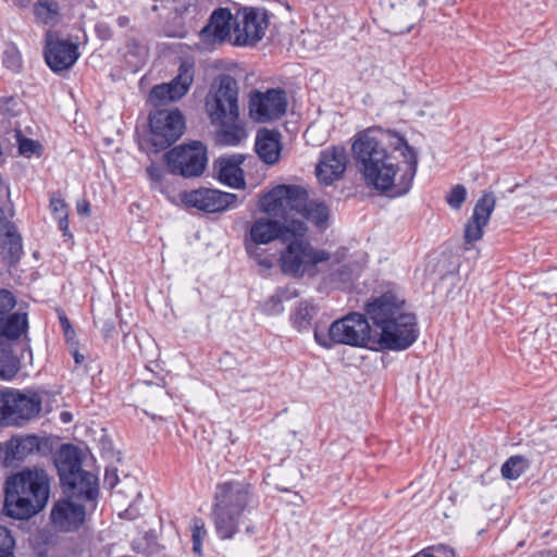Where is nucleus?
Here are the masks:
<instances>
[{"instance_id":"f257e3e1","label":"nucleus","mask_w":557,"mask_h":557,"mask_svg":"<svg viewBox=\"0 0 557 557\" xmlns=\"http://www.w3.org/2000/svg\"><path fill=\"white\" fill-rule=\"evenodd\" d=\"M351 150L367 188L393 197L409 191L418 156L404 137L393 131L369 129L356 137Z\"/></svg>"},{"instance_id":"f03ea898","label":"nucleus","mask_w":557,"mask_h":557,"mask_svg":"<svg viewBox=\"0 0 557 557\" xmlns=\"http://www.w3.org/2000/svg\"><path fill=\"white\" fill-rule=\"evenodd\" d=\"M366 312L373 324V350H406L417 341V318L395 290L374 297Z\"/></svg>"},{"instance_id":"7ed1b4c3","label":"nucleus","mask_w":557,"mask_h":557,"mask_svg":"<svg viewBox=\"0 0 557 557\" xmlns=\"http://www.w3.org/2000/svg\"><path fill=\"white\" fill-rule=\"evenodd\" d=\"M50 479L41 468H25L5 482L4 511L17 520L29 519L45 508Z\"/></svg>"},{"instance_id":"20e7f679","label":"nucleus","mask_w":557,"mask_h":557,"mask_svg":"<svg viewBox=\"0 0 557 557\" xmlns=\"http://www.w3.org/2000/svg\"><path fill=\"white\" fill-rule=\"evenodd\" d=\"M249 499L250 486L245 482L232 481L218 486L212 516L221 539H232L238 531Z\"/></svg>"},{"instance_id":"39448f33","label":"nucleus","mask_w":557,"mask_h":557,"mask_svg":"<svg viewBox=\"0 0 557 557\" xmlns=\"http://www.w3.org/2000/svg\"><path fill=\"white\" fill-rule=\"evenodd\" d=\"M301 231L297 233L289 232L283 239V249L278 257V267L281 271L292 277H302L310 272L317 264L330 260V253L323 249L312 246L307 237L308 227L304 221H300Z\"/></svg>"},{"instance_id":"423d86ee","label":"nucleus","mask_w":557,"mask_h":557,"mask_svg":"<svg viewBox=\"0 0 557 557\" xmlns=\"http://www.w3.org/2000/svg\"><path fill=\"white\" fill-rule=\"evenodd\" d=\"M314 339L325 348H331L334 344H342L373 349L371 326L366 317L360 313H350L334 321L327 333L315 329Z\"/></svg>"},{"instance_id":"0eeeda50","label":"nucleus","mask_w":557,"mask_h":557,"mask_svg":"<svg viewBox=\"0 0 557 557\" xmlns=\"http://www.w3.org/2000/svg\"><path fill=\"white\" fill-rule=\"evenodd\" d=\"M205 110L213 125L239 116L237 82L232 76L221 75L212 83L205 98Z\"/></svg>"},{"instance_id":"6e6552de","label":"nucleus","mask_w":557,"mask_h":557,"mask_svg":"<svg viewBox=\"0 0 557 557\" xmlns=\"http://www.w3.org/2000/svg\"><path fill=\"white\" fill-rule=\"evenodd\" d=\"M308 200L307 191L297 185H277L262 195L258 202L259 210L282 222L295 220L294 213H300Z\"/></svg>"},{"instance_id":"1a4fd4ad","label":"nucleus","mask_w":557,"mask_h":557,"mask_svg":"<svg viewBox=\"0 0 557 557\" xmlns=\"http://www.w3.org/2000/svg\"><path fill=\"white\" fill-rule=\"evenodd\" d=\"M41 400L36 394H24L11 388L0 389V422L17 425L39 413Z\"/></svg>"},{"instance_id":"9d476101","label":"nucleus","mask_w":557,"mask_h":557,"mask_svg":"<svg viewBox=\"0 0 557 557\" xmlns=\"http://www.w3.org/2000/svg\"><path fill=\"white\" fill-rule=\"evenodd\" d=\"M165 159L169 171L183 177L200 176L208 161L207 149L199 141L171 149Z\"/></svg>"},{"instance_id":"9b49d317","label":"nucleus","mask_w":557,"mask_h":557,"mask_svg":"<svg viewBox=\"0 0 557 557\" xmlns=\"http://www.w3.org/2000/svg\"><path fill=\"white\" fill-rule=\"evenodd\" d=\"M267 12L258 8L239 9L233 22V45L252 46L260 41L268 28Z\"/></svg>"},{"instance_id":"f8f14e48","label":"nucleus","mask_w":557,"mask_h":557,"mask_svg":"<svg viewBox=\"0 0 557 557\" xmlns=\"http://www.w3.org/2000/svg\"><path fill=\"white\" fill-rule=\"evenodd\" d=\"M194 78V60H182L177 75L170 83L157 85L151 89L149 95L151 104L159 107L166 102L178 101L188 92Z\"/></svg>"},{"instance_id":"ddd939ff","label":"nucleus","mask_w":557,"mask_h":557,"mask_svg":"<svg viewBox=\"0 0 557 557\" xmlns=\"http://www.w3.org/2000/svg\"><path fill=\"white\" fill-rule=\"evenodd\" d=\"M185 123L182 113L175 110H158L150 115L151 143L158 149H164L183 134Z\"/></svg>"},{"instance_id":"4468645a","label":"nucleus","mask_w":557,"mask_h":557,"mask_svg":"<svg viewBox=\"0 0 557 557\" xmlns=\"http://www.w3.org/2000/svg\"><path fill=\"white\" fill-rule=\"evenodd\" d=\"M60 479L69 498H82L92 503L98 495L97 478L82 470L77 462L62 465L59 468Z\"/></svg>"},{"instance_id":"2eb2a0df","label":"nucleus","mask_w":557,"mask_h":557,"mask_svg":"<svg viewBox=\"0 0 557 557\" xmlns=\"http://www.w3.org/2000/svg\"><path fill=\"white\" fill-rule=\"evenodd\" d=\"M181 199L186 207L196 208L209 213L235 208L238 202L237 195L212 188L185 191L181 195Z\"/></svg>"},{"instance_id":"dca6fc26","label":"nucleus","mask_w":557,"mask_h":557,"mask_svg":"<svg viewBox=\"0 0 557 557\" xmlns=\"http://www.w3.org/2000/svg\"><path fill=\"white\" fill-rule=\"evenodd\" d=\"M286 107L285 92L281 89L255 91L249 100V116L258 123H267L281 117Z\"/></svg>"},{"instance_id":"f3484780","label":"nucleus","mask_w":557,"mask_h":557,"mask_svg":"<svg viewBox=\"0 0 557 557\" xmlns=\"http://www.w3.org/2000/svg\"><path fill=\"white\" fill-rule=\"evenodd\" d=\"M300 220L282 222L276 218L267 216L256 219L249 227V238L256 245H267L276 239L283 242L289 232L301 231Z\"/></svg>"},{"instance_id":"a211bd4d","label":"nucleus","mask_w":557,"mask_h":557,"mask_svg":"<svg viewBox=\"0 0 557 557\" xmlns=\"http://www.w3.org/2000/svg\"><path fill=\"white\" fill-rule=\"evenodd\" d=\"M79 57L77 46L66 39H60L54 33L46 35L45 60L55 73L69 70Z\"/></svg>"},{"instance_id":"6ab92c4d","label":"nucleus","mask_w":557,"mask_h":557,"mask_svg":"<svg viewBox=\"0 0 557 557\" xmlns=\"http://www.w3.org/2000/svg\"><path fill=\"white\" fill-rule=\"evenodd\" d=\"M86 518V507L76 499L58 500L50 512L52 527L61 532H72L81 528Z\"/></svg>"},{"instance_id":"aec40b11","label":"nucleus","mask_w":557,"mask_h":557,"mask_svg":"<svg viewBox=\"0 0 557 557\" xmlns=\"http://www.w3.org/2000/svg\"><path fill=\"white\" fill-rule=\"evenodd\" d=\"M495 206L496 198L493 193H484L479 198L474 206L473 214L465 226L463 239L467 245L466 249H469L473 243L482 238Z\"/></svg>"},{"instance_id":"412c9836","label":"nucleus","mask_w":557,"mask_h":557,"mask_svg":"<svg viewBox=\"0 0 557 557\" xmlns=\"http://www.w3.org/2000/svg\"><path fill=\"white\" fill-rule=\"evenodd\" d=\"M347 163L348 156L344 147L324 149L315 168L318 180L324 185H331L343 176Z\"/></svg>"},{"instance_id":"4be33fe9","label":"nucleus","mask_w":557,"mask_h":557,"mask_svg":"<svg viewBox=\"0 0 557 557\" xmlns=\"http://www.w3.org/2000/svg\"><path fill=\"white\" fill-rule=\"evenodd\" d=\"M233 16L227 9L215 10L207 26L202 28L199 36L207 46H213L224 41L233 44Z\"/></svg>"},{"instance_id":"5701e85b","label":"nucleus","mask_w":557,"mask_h":557,"mask_svg":"<svg viewBox=\"0 0 557 557\" xmlns=\"http://www.w3.org/2000/svg\"><path fill=\"white\" fill-rule=\"evenodd\" d=\"M242 156L222 157L214 162V172L219 181L233 188H245L244 172L240 169Z\"/></svg>"},{"instance_id":"b1692460","label":"nucleus","mask_w":557,"mask_h":557,"mask_svg":"<svg viewBox=\"0 0 557 557\" xmlns=\"http://www.w3.org/2000/svg\"><path fill=\"white\" fill-rule=\"evenodd\" d=\"M281 134L276 131L260 129L256 138V151L267 164H275L281 154Z\"/></svg>"},{"instance_id":"393cba45","label":"nucleus","mask_w":557,"mask_h":557,"mask_svg":"<svg viewBox=\"0 0 557 557\" xmlns=\"http://www.w3.org/2000/svg\"><path fill=\"white\" fill-rule=\"evenodd\" d=\"M216 125L220 126L216 133V139L222 145L235 146L247 137L246 129L239 116L230 123H218Z\"/></svg>"},{"instance_id":"a878e982","label":"nucleus","mask_w":557,"mask_h":557,"mask_svg":"<svg viewBox=\"0 0 557 557\" xmlns=\"http://www.w3.org/2000/svg\"><path fill=\"white\" fill-rule=\"evenodd\" d=\"M27 330L25 313H13L8 318H0V337L16 339Z\"/></svg>"},{"instance_id":"bb28decb","label":"nucleus","mask_w":557,"mask_h":557,"mask_svg":"<svg viewBox=\"0 0 557 557\" xmlns=\"http://www.w3.org/2000/svg\"><path fill=\"white\" fill-rule=\"evenodd\" d=\"M300 214L320 228H325L327 226L330 211L324 203L307 201L305 203V208L300 211Z\"/></svg>"},{"instance_id":"cd10ccee","label":"nucleus","mask_w":557,"mask_h":557,"mask_svg":"<svg viewBox=\"0 0 557 557\" xmlns=\"http://www.w3.org/2000/svg\"><path fill=\"white\" fill-rule=\"evenodd\" d=\"M40 441L35 435H28L25 437L13 438L10 442V448L15 459H23L27 455L39 450Z\"/></svg>"},{"instance_id":"c85d7f7f","label":"nucleus","mask_w":557,"mask_h":557,"mask_svg":"<svg viewBox=\"0 0 557 557\" xmlns=\"http://www.w3.org/2000/svg\"><path fill=\"white\" fill-rule=\"evenodd\" d=\"M50 210L58 220L60 230L64 235H69V211L65 201L61 197L53 195L50 198Z\"/></svg>"},{"instance_id":"c756f323","label":"nucleus","mask_w":557,"mask_h":557,"mask_svg":"<svg viewBox=\"0 0 557 557\" xmlns=\"http://www.w3.org/2000/svg\"><path fill=\"white\" fill-rule=\"evenodd\" d=\"M527 468L528 461L525 458L521 456H512L502 466L500 471L504 479L516 480L525 471Z\"/></svg>"},{"instance_id":"7c9ffc66","label":"nucleus","mask_w":557,"mask_h":557,"mask_svg":"<svg viewBox=\"0 0 557 557\" xmlns=\"http://www.w3.org/2000/svg\"><path fill=\"white\" fill-rule=\"evenodd\" d=\"M34 14L36 20L44 24H55L58 21V11L51 3L39 2L35 4Z\"/></svg>"},{"instance_id":"2f4dec72","label":"nucleus","mask_w":557,"mask_h":557,"mask_svg":"<svg viewBox=\"0 0 557 557\" xmlns=\"http://www.w3.org/2000/svg\"><path fill=\"white\" fill-rule=\"evenodd\" d=\"M4 247L8 249L12 261H17L22 251V238L13 227L5 233Z\"/></svg>"},{"instance_id":"473e14b6","label":"nucleus","mask_w":557,"mask_h":557,"mask_svg":"<svg viewBox=\"0 0 557 557\" xmlns=\"http://www.w3.org/2000/svg\"><path fill=\"white\" fill-rule=\"evenodd\" d=\"M207 535L205 522L200 518H194L191 521V540L194 553L201 554V544Z\"/></svg>"},{"instance_id":"72a5a7b5","label":"nucleus","mask_w":557,"mask_h":557,"mask_svg":"<svg viewBox=\"0 0 557 557\" xmlns=\"http://www.w3.org/2000/svg\"><path fill=\"white\" fill-rule=\"evenodd\" d=\"M2 62L9 70L18 71L21 69V54L18 49L14 45L9 44L5 46L3 50Z\"/></svg>"},{"instance_id":"f704fd0d","label":"nucleus","mask_w":557,"mask_h":557,"mask_svg":"<svg viewBox=\"0 0 557 557\" xmlns=\"http://www.w3.org/2000/svg\"><path fill=\"white\" fill-rule=\"evenodd\" d=\"M15 541L11 532L0 527V557H14Z\"/></svg>"},{"instance_id":"c9c22d12","label":"nucleus","mask_w":557,"mask_h":557,"mask_svg":"<svg viewBox=\"0 0 557 557\" xmlns=\"http://www.w3.org/2000/svg\"><path fill=\"white\" fill-rule=\"evenodd\" d=\"M134 57V60H128L135 67L145 63L147 57L146 47L132 40L127 44L126 57Z\"/></svg>"},{"instance_id":"e433bc0d","label":"nucleus","mask_w":557,"mask_h":557,"mask_svg":"<svg viewBox=\"0 0 557 557\" xmlns=\"http://www.w3.org/2000/svg\"><path fill=\"white\" fill-rule=\"evenodd\" d=\"M467 197V189L463 185H455L446 195L447 203L455 210H459Z\"/></svg>"},{"instance_id":"4c0bfd02","label":"nucleus","mask_w":557,"mask_h":557,"mask_svg":"<svg viewBox=\"0 0 557 557\" xmlns=\"http://www.w3.org/2000/svg\"><path fill=\"white\" fill-rule=\"evenodd\" d=\"M442 111L440 102L432 99H425L417 109V114L419 116H430L435 119L442 114Z\"/></svg>"},{"instance_id":"58836bf2","label":"nucleus","mask_w":557,"mask_h":557,"mask_svg":"<svg viewBox=\"0 0 557 557\" xmlns=\"http://www.w3.org/2000/svg\"><path fill=\"white\" fill-rule=\"evenodd\" d=\"M39 148L40 145L33 139L18 138V151L25 157L29 158L32 154L37 153Z\"/></svg>"},{"instance_id":"ea45409f","label":"nucleus","mask_w":557,"mask_h":557,"mask_svg":"<svg viewBox=\"0 0 557 557\" xmlns=\"http://www.w3.org/2000/svg\"><path fill=\"white\" fill-rule=\"evenodd\" d=\"M15 304V297L10 290L0 289V314L12 310Z\"/></svg>"},{"instance_id":"a19ab883","label":"nucleus","mask_w":557,"mask_h":557,"mask_svg":"<svg viewBox=\"0 0 557 557\" xmlns=\"http://www.w3.org/2000/svg\"><path fill=\"white\" fill-rule=\"evenodd\" d=\"M152 2L151 11L156 13H159L160 11L168 12L165 14L166 17H169L171 12L175 10L171 0H152Z\"/></svg>"},{"instance_id":"79ce46f5","label":"nucleus","mask_w":557,"mask_h":557,"mask_svg":"<svg viewBox=\"0 0 557 557\" xmlns=\"http://www.w3.org/2000/svg\"><path fill=\"white\" fill-rule=\"evenodd\" d=\"M314 308L309 304H300L295 313L296 321H307L313 317Z\"/></svg>"},{"instance_id":"37998d69","label":"nucleus","mask_w":557,"mask_h":557,"mask_svg":"<svg viewBox=\"0 0 557 557\" xmlns=\"http://www.w3.org/2000/svg\"><path fill=\"white\" fill-rule=\"evenodd\" d=\"M17 371H18L17 363L15 361H12L8 366L0 367V377H2L4 380H10L16 374Z\"/></svg>"},{"instance_id":"c03bdc74","label":"nucleus","mask_w":557,"mask_h":557,"mask_svg":"<svg viewBox=\"0 0 557 557\" xmlns=\"http://www.w3.org/2000/svg\"><path fill=\"white\" fill-rule=\"evenodd\" d=\"M119 482L117 472L115 469H107L104 473V484L110 488L115 487Z\"/></svg>"},{"instance_id":"a18cd8bd","label":"nucleus","mask_w":557,"mask_h":557,"mask_svg":"<svg viewBox=\"0 0 557 557\" xmlns=\"http://www.w3.org/2000/svg\"><path fill=\"white\" fill-rule=\"evenodd\" d=\"M147 172L152 181L159 182L162 178V170L156 165H151L147 169Z\"/></svg>"},{"instance_id":"49530a36","label":"nucleus","mask_w":557,"mask_h":557,"mask_svg":"<svg viewBox=\"0 0 557 557\" xmlns=\"http://www.w3.org/2000/svg\"><path fill=\"white\" fill-rule=\"evenodd\" d=\"M77 213L81 215H89L90 213V205L87 200H81L76 206Z\"/></svg>"},{"instance_id":"de8ad7c7","label":"nucleus","mask_w":557,"mask_h":557,"mask_svg":"<svg viewBox=\"0 0 557 557\" xmlns=\"http://www.w3.org/2000/svg\"><path fill=\"white\" fill-rule=\"evenodd\" d=\"M164 34L169 37H184L185 30L183 28L180 29H168L164 28Z\"/></svg>"},{"instance_id":"09e8293b","label":"nucleus","mask_w":557,"mask_h":557,"mask_svg":"<svg viewBox=\"0 0 557 557\" xmlns=\"http://www.w3.org/2000/svg\"><path fill=\"white\" fill-rule=\"evenodd\" d=\"M113 330H114L113 322L107 321L102 326V333H103L104 337L111 336V334L113 333Z\"/></svg>"},{"instance_id":"8fccbe9b","label":"nucleus","mask_w":557,"mask_h":557,"mask_svg":"<svg viewBox=\"0 0 557 557\" xmlns=\"http://www.w3.org/2000/svg\"><path fill=\"white\" fill-rule=\"evenodd\" d=\"M60 323L64 333L72 332V326L66 317H60Z\"/></svg>"},{"instance_id":"3c124183","label":"nucleus","mask_w":557,"mask_h":557,"mask_svg":"<svg viewBox=\"0 0 557 557\" xmlns=\"http://www.w3.org/2000/svg\"><path fill=\"white\" fill-rule=\"evenodd\" d=\"M72 356H73L76 364H81L85 360L84 355H82L77 349L72 350Z\"/></svg>"},{"instance_id":"603ef678","label":"nucleus","mask_w":557,"mask_h":557,"mask_svg":"<svg viewBox=\"0 0 557 557\" xmlns=\"http://www.w3.org/2000/svg\"><path fill=\"white\" fill-rule=\"evenodd\" d=\"M129 17L127 16H119L116 23L120 27H126L129 24Z\"/></svg>"},{"instance_id":"864d4df0","label":"nucleus","mask_w":557,"mask_h":557,"mask_svg":"<svg viewBox=\"0 0 557 557\" xmlns=\"http://www.w3.org/2000/svg\"><path fill=\"white\" fill-rule=\"evenodd\" d=\"M60 418H61L62 422H64V423H69L73 420V416L69 411L62 412Z\"/></svg>"},{"instance_id":"5fc2aeb1","label":"nucleus","mask_w":557,"mask_h":557,"mask_svg":"<svg viewBox=\"0 0 557 557\" xmlns=\"http://www.w3.org/2000/svg\"><path fill=\"white\" fill-rule=\"evenodd\" d=\"M64 335H65L66 339L70 342L74 337V331L72 330V332L64 333Z\"/></svg>"},{"instance_id":"6e6d98bb","label":"nucleus","mask_w":557,"mask_h":557,"mask_svg":"<svg viewBox=\"0 0 557 557\" xmlns=\"http://www.w3.org/2000/svg\"><path fill=\"white\" fill-rule=\"evenodd\" d=\"M260 264L267 268H271V261L270 260H262L260 261Z\"/></svg>"},{"instance_id":"4d7b16f0","label":"nucleus","mask_w":557,"mask_h":557,"mask_svg":"<svg viewBox=\"0 0 557 557\" xmlns=\"http://www.w3.org/2000/svg\"><path fill=\"white\" fill-rule=\"evenodd\" d=\"M125 515L131 518V509H126Z\"/></svg>"},{"instance_id":"13d9d810","label":"nucleus","mask_w":557,"mask_h":557,"mask_svg":"<svg viewBox=\"0 0 557 557\" xmlns=\"http://www.w3.org/2000/svg\"><path fill=\"white\" fill-rule=\"evenodd\" d=\"M2 222V210L0 209V223Z\"/></svg>"},{"instance_id":"bf43d9fd","label":"nucleus","mask_w":557,"mask_h":557,"mask_svg":"<svg viewBox=\"0 0 557 557\" xmlns=\"http://www.w3.org/2000/svg\"><path fill=\"white\" fill-rule=\"evenodd\" d=\"M247 532H252V530L250 529V527H247Z\"/></svg>"}]
</instances>
